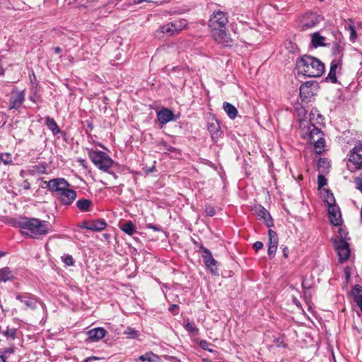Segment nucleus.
Returning a JSON list of instances; mask_svg holds the SVG:
<instances>
[{
	"mask_svg": "<svg viewBox=\"0 0 362 362\" xmlns=\"http://www.w3.org/2000/svg\"><path fill=\"white\" fill-rule=\"evenodd\" d=\"M349 29L350 31V40L352 42H354L356 39V37H357L356 31L355 30L354 26L352 25H349Z\"/></svg>",
	"mask_w": 362,
	"mask_h": 362,
	"instance_id": "nucleus-39",
	"label": "nucleus"
},
{
	"mask_svg": "<svg viewBox=\"0 0 362 362\" xmlns=\"http://www.w3.org/2000/svg\"><path fill=\"white\" fill-rule=\"evenodd\" d=\"M16 299L23 303L25 307L30 310H35L37 308V300L30 293H18Z\"/></svg>",
	"mask_w": 362,
	"mask_h": 362,
	"instance_id": "nucleus-11",
	"label": "nucleus"
},
{
	"mask_svg": "<svg viewBox=\"0 0 362 362\" xmlns=\"http://www.w3.org/2000/svg\"><path fill=\"white\" fill-rule=\"evenodd\" d=\"M353 150L357 151V152H361L362 151V143L361 142H359L357 145H356V146L353 148Z\"/></svg>",
	"mask_w": 362,
	"mask_h": 362,
	"instance_id": "nucleus-49",
	"label": "nucleus"
},
{
	"mask_svg": "<svg viewBox=\"0 0 362 362\" xmlns=\"http://www.w3.org/2000/svg\"><path fill=\"white\" fill-rule=\"evenodd\" d=\"M170 0H163V2H169Z\"/></svg>",
	"mask_w": 362,
	"mask_h": 362,
	"instance_id": "nucleus-58",
	"label": "nucleus"
},
{
	"mask_svg": "<svg viewBox=\"0 0 362 362\" xmlns=\"http://www.w3.org/2000/svg\"><path fill=\"white\" fill-rule=\"evenodd\" d=\"M15 277L14 272L8 267L0 269V283L11 281Z\"/></svg>",
	"mask_w": 362,
	"mask_h": 362,
	"instance_id": "nucleus-20",
	"label": "nucleus"
},
{
	"mask_svg": "<svg viewBox=\"0 0 362 362\" xmlns=\"http://www.w3.org/2000/svg\"><path fill=\"white\" fill-rule=\"evenodd\" d=\"M214 40L223 47H230L233 45V40L226 28L211 32Z\"/></svg>",
	"mask_w": 362,
	"mask_h": 362,
	"instance_id": "nucleus-8",
	"label": "nucleus"
},
{
	"mask_svg": "<svg viewBox=\"0 0 362 362\" xmlns=\"http://www.w3.org/2000/svg\"><path fill=\"white\" fill-rule=\"evenodd\" d=\"M45 124L54 134H57L60 132V129L58 127L57 124L54 119L47 117Z\"/></svg>",
	"mask_w": 362,
	"mask_h": 362,
	"instance_id": "nucleus-25",
	"label": "nucleus"
},
{
	"mask_svg": "<svg viewBox=\"0 0 362 362\" xmlns=\"http://www.w3.org/2000/svg\"><path fill=\"white\" fill-rule=\"evenodd\" d=\"M262 247H263V243L260 241H257L253 244V248L256 251L261 250Z\"/></svg>",
	"mask_w": 362,
	"mask_h": 362,
	"instance_id": "nucleus-45",
	"label": "nucleus"
},
{
	"mask_svg": "<svg viewBox=\"0 0 362 362\" xmlns=\"http://www.w3.org/2000/svg\"><path fill=\"white\" fill-rule=\"evenodd\" d=\"M0 160L4 165L13 164L12 156H11V154H10L8 153H0Z\"/></svg>",
	"mask_w": 362,
	"mask_h": 362,
	"instance_id": "nucleus-30",
	"label": "nucleus"
},
{
	"mask_svg": "<svg viewBox=\"0 0 362 362\" xmlns=\"http://www.w3.org/2000/svg\"><path fill=\"white\" fill-rule=\"evenodd\" d=\"M145 0H136L137 4L144 1Z\"/></svg>",
	"mask_w": 362,
	"mask_h": 362,
	"instance_id": "nucleus-56",
	"label": "nucleus"
},
{
	"mask_svg": "<svg viewBox=\"0 0 362 362\" xmlns=\"http://www.w3.org/2000/svg\"><path fill=\"white\" fill-rule=\"evenodd\" d=\"M338 233H339V239L338 240L347 241V240L349 239L347 238L348 232L346 231V230L345 228H339Z\"/></svg>",
	"mask_w": 362,
	"mask_h": 362,
	"instance_id": "nucleus-38",
	"label": "nucleus"
},
{
	"mask_svg": "<svg viewBox=\"0 0 362 362\" xmlns=\"http://www.w3.org/2000/svg\"><path fill=\"white\" fill-rule=\"evenodd\" d=\"M205 212L209 216H213L215 214V210L214 207L210 205L206 206Z\"/></svg>",
	"mask_w": 362,
	"mask_h": 362,
	"instance_id": "nucleus-43",
	"label": "nucleus"
},
{
	"mask_svg": "<svg viewBox=\"0 0 362 362\" xmlns=\"http://www.w3.org/2000/svg\"><path fill=\"white\" fill-rule=\"evenodd\" d=\"M283 252H284V256L285 257H288V253H287L288 252V248L287 247L284 248Z\"/></svg>",
	"mask_w": 362,
	"mask_h": 362,
	"instance_id": "nucleus-52",
	"label": "nucleus"
},
{
	"mask_svg": "<svg viewBox=\"0 0 362 362\" xmlns=\"http://www.w3.org/2000/svg\"><path fill=\"white\" fill-rule=\"evenodd\" d=\"M227 23L228 17L226 14L220 11L214 12L209 21L211 32L225 28Z\"/></svg>",
	"mask_w": 362,
	"mask_h": 362,
	"instance_id": "nucleus-6",
	"label": "nucleus"
},
{
	"mask_svg": "<svg viewBox=\"0 0 362 362\" xmlns=\"http://www.w3.org/2000/svg\"><path fill=\"white\" fill-rule=\"evenodd\" d=\"M325 202L327 204L328 208H329V206L336 205L334 197L333 194L329 192V191L327 192Z\"/></svg>",
	"mask_w": 362,
	"mask_h": 362,
	"instance_id": "nucleus-35",
	"label": "nucleus"
},
{
	"mask_svg": "<svg viewBox=\"0 0 362 362\" xmlns=\"http://www.w3.org/2000/svg\"><path fill=\"white\" fill-rule=\"evenodd\" d=\"M325 37L318 33H315L312 36V44L315 47L325 45Z\"/></svg>",
	"mask_w": 362,
	"mask_h": 362,
	"instance_id": "nucleus-27",
	"label": "nucleus"
},
{
	"mask_svg": "<svg viewBox=\"0 0 362 362\" xmlns=\"http://www.w3.org/2000/svg\"><path fill=\"white\" fill-rule=\"evenodd\" d=\"M48 189L54 193L57 198L59 197L67 188L70 184L64 178H55L48 182H45Z\"/></svg>",
	"mask_w": 362,
	"mask_h": 362,
	"instance_id": "nucleus-5",
	"label": "nucleus"
},
{
	"mask_svg": "<svg viewBox=\"0 0 362 362\" xmlns=\"http://www.w3.org/2000/svg\"><path fill=\"white\" fill-rule=\"evenodd\" d=\"M296 65L299 74L308 77H319L325 71L324 64L309 55H304L298 59Z\"/></svg>",
	"mask_w": 362,
	"mask_h": 362,
	"instance_id": "nucleus-3",
	"label": "nucleus"
},
{
	"mask_svg": "<svg viewBox=\"0 0 362 362\" xmlns=\"http://www.w3.org/2000/svg\"><path fill=\"white\" fill-rule=\"evenodd\" d=\"M151 228H153L155 230H157V228H156V226H150Z\"/></svg>",
	"mask_w": 362,
	"mask_h": 362,
	"instance_id": "nucleus-57",
	"label": "nucleus"
},
{
	"mask_svg": "<svg viewBox=\"0 0 362 362\" xmlns=\"http://www.w3.org/2000/svg\"><path fill=\"white\" fill-rule=\"evenodd\" d=\"M92 359H93V360H99V359H100V358H97V357H89V358H86V359L83 361V362H89V361H90V360H92Z\"/></svg>",
	"mask_w": 362,
	"mask_h": 362,
	"instance_id": "nucleus-51",
	"label": "nucleus"
},
{
	"mask_svg": "<svg viewBox=\"0 0 362 362\" xmlns=\"http://www.w3.org/2000/svg\"><path fill=\"white\" fill-rule=\"evenodd\" d=\"M25 100L24 91L14 88L11 92L9 101V110L18 109Z\"/></svg>",
	"mask_w": 362,
	"mask_h": 362,
	"instance_id": "nucleus-10",
	"label": "nucleus"
},
{
	"mask_svg": "<svg viewBox=\"0 0 362 362\" xmlns=\"http://www.w3.org/2000/svg\"><path fill=\"white\" fill-rule=\"evenodd\" d=\"M177 309H178V305L177 304H173L169 308V311L171 312L173 314L176 315V314H177V313L175 312V310Z\"/></svg>",
	"mask_w": 362,
	"mask_h": 362,
	"instance_id": "nucleus-46",
	"label": "nucleus"
},
{
	"mask_svg": "<svg viewBox=\"0 0 362 362\" xmlns=\"http://www.w3.org/2000/svg\"><path fill=\"white\" fill-rule=\"evenodd\" d=\"M317 85L311 81H307L300 87V97L302 101H307L315 95Z\"/></svg>",
	"mask_w": 362,
	"mask_h": 362,
	"instance_id": "nucleus-9",
	"label": "nucleus"
},
{
	"mask_svg": "<svg viewBox=\"0 0 362 362\" xmlns=\"http://www.w3.org/2000/svg\"><path fill=\"white\" fill-rule=\"evenodd\" d=\"M23 235L32 238H39L45 235L49 230V224L45 221L35 218H22L17 223Z\"/></svg>",
	"mask_w": 362,
	"mask_h": 362,
	"instance_id": "nucleus-2",
	"label": "nucleus"
},
{
	"mask_svg": "<svg viewBox=\"0 0 362 362\" xmlns=\"http://www.w3.org/2000/svg\"><path fill=\"white\" fill-rule=\"evenodd\" d=\"M276 346H284V341L282 339H281L280 338L277 339L276 341Z\"/></svg>",
	"mask_w": 362,
	"mask_h": 362,
	"instance_id": "nucleus-50",
	"label": "nucleus"
},
{
	"mask_svg": "<svg viewBox=\"0 0 362 362\" xmlns=\"http://www.w3.org/2000/svg\"><path fill=\"white\" fill-rule=\"evenodd\" d=\"M157 117L159 122L162 124L175 119L173 112L168 108H163L158 111L157 112Z\"/></svg>",
	"mask_w": 362,
	"mask_h": 362,
	"instance_id": "nucleus-17",
	"label": "nucleus"
},
{
	"mask_svg": "<svg viewBox=\"0 0 362 362\" xmlns=\"http://www.w3.org/2000/svg\"><path fill=\"white\" fill-rule=\"evenodd\" d=\"M356 184L357 185V189H359L362 192V179L361 178H356Z\"/></svg>",
	"mask_w": 362,
	"mask_h": 362,
	"instance_id": "nucleus-47",
	"label": "nucleus"
},
{
	"mask_svg": "<svg viewBox=\"0 0 362 362\" xmlns=\"http://www.w3.org/2000/svg\"><path fill=\"white\" fill-rule=\"evenodd\" d=\"M77 207L83 211H88L90 210L91 202L89 199H79L76 202Z\"/></svg>",
	"mask_w": 362,
	"mask_h": 362,
	"instance_id": "nucleus-28",
	"label": "nucleus"
},
{
	"mask_svg": "<svg viewBox=\"0 0 362 362\" xmlns=\"http://www.w3.org/2000/svg\"><path fill=\"white\" fill-rule=\"evenodd\" d=\"M5 74V70L4 69L0 66V76H4Z\"/></svg>",
	"mask_w": 362,
	"mask_h": 362,
	"instance_id": "nucleus-53",
	"label": "nucleus"
},
{
	"mask_svg": "<svg viewBox=\"0 0 362 362\" xmlns=\"http://www.w3.org/2000/svg\"><path fill=\"white\" fill-rule=\"evenodd\" d=\"M255 213L259 220H262L265 225L270 228L273 226V220L267 210L261 205L255 207Z\"/></svg>",
	"mask_w": 362,
	"mask_h": 362,
	"instance_id": "nucleus-13",
	"label": "nucleus"
},
{
	"mask_svg": "<svg viewBox=\"0 0 362 362\" xmlns=\"http://www.w3.org/2000/svg\"><path fill=\"white\" fill-rule=\"evenodd\" d=\"M64 262L68 265L71 266L73 265L74 263V259L71 255H66L64 257Z\"/></svg>",
	"mask_w": 362,
	"mask_h": 362,
	"instance_id": "nucleus-41",
	"label": "nucleus"
},
{
	"mask_svg": "<svg viewBox=\"0 0 362 362\" xmlns=\"http://www.w3.org/2000/svg\"><path fill=\"white\" fill-rule=\"evenodd\" d=\"M158 149L163 151L164 153L173 152L175 151V148L171 146H169L165 141H160L158 144Z\"/></svg>",
	"mask_w": 362,
	"mask_h": 362,
	"instance_id": "nucleus-32",
	"label": "nucleus"
},
{
	"mask_svg": "<svg viewBox=\"0 0 362 362\" xmlns=\"http://www.w3.org/2000/svg\"><path fill=\"white\" fill-rule=\"evenodd\" d=\"M317 182L319 187H322L327 185V180L322 175H319L317 177Z\"/></svg>",
	"mask_w": 362,
	"mask_h": 362,
	"instance_id": "nucleus-40",
	"label": "nucleus"
},
{
	"mask_svg": "<svg viewBox=\"0 0 362 362\" xmlns=\"http://www.w3.org/2000/svg\"><path fill=\"white\" fill-rule=\"evenodd\" d=\"M349 162L353 163L356 169H361L362 168V154L352 149Z\"/></svg>",
	"mask_w": 362,
	"mask_h": 362,
	"instance_id": "nucleus-19",
	"label": "nucleus"
},
{
	"mask_svg": "<svg viewBox=\"0 0 362 362\" xmlns=\"http://www.w3.org/2000/svg\"><path fill=\"white\" fill-rule=\"evenodd\" d=\"M200 346L204 350H208L209 351H212V349L210 348L212 345L208 343L206 341L202 340L200 341Z\"/></svg>",
	"mask_w": 362,
	"mask_h": 362,
	"instance_id": "nucleus-42",
	"label": "nucleus"
},
{
	"mask_svg": "<svg viewBox=\"0 0 362 362\" xmlns=\"http://www.w3.org/2000/svg\"><path fill=\"white\" fill-rule=\"evenodd\" d=\"M160 30L163 33H165L169 35H173L177 33L176 30H174V28H173L171 22L165 25L164 26H163L160 28Z\"/></svg>",
	"mask_w": 362,
	"mask_h": 362,
	"instance_id": "nucleus-31",
	"label": "nucleus"
},
{
	"mask_svg": "<svg viewBox=\"0 0 362 362\" xmlns=\"http://www.w3.org/2000/svg\"><path fill=\"white\" fill-rule=\"evenodd\" d=\"M322 18L315 13H306L301 21V27L303 30H307L316 26L320 21Z\"/></svg>",
	"mask_w": 362,
	"mask_h": 362,
	"instance_id": "nucleus-12",
	"label": "nucleus"
},
{
	"mask_svg": "<svg viewBox=\"0 0 362 362\" xmlns=\"http://www.w3.org/2000/svg\"><path fill=\"white\" fill-rule=\"evenodd\" d=\"M223 108L226 112L227 115L232 119H235L238 115L237 108L232 104L224 102L223 104Z\"/></svg>",
	"mask_w": 362,
	"mask_h": 362,
	"instance_id": "nucleus-22",
	"label": "nucleus"
},
{
	"mask_svg": "<svg viewBox=\"0 0 362 362\" xmlns=\"http://www.w3.org/2000/svg\"><path fill=\"white\" fill-rule=\"evenodd\" d=\"M3 334L8 339H13L16 337V329L15 328L7 327L6 329L4 331Z\"/></svg>",
	"mask_w": 362,
	"mask_h": 362,
	"instance_id": "nucleus-33",
	"label": "nucleus"
},
{
	"mask_svg": "<svg viewBox=\"0 0 362 362\" xmlns=\"http://www.w3.org/2000/svg\"><path fill=\"white\" fill-rule=\"evenodd\" d=\"M185 328L189 333H191L193 334H198L199 329L196 327L194 324L192 322H187V324H185Z\"/></svg>",
	"mask_w": 362,
	"mask_h": 362,
	"instance_id": "nucleus-34",
	"label": "nucleus"
},
{
	"mask_svg": "<svg viewBox=\"0 0 362 362\" xmlns=\"http://www.w3.org/2000/svg\"><path fill=\"white\" fill-rule=\"evenodd\" d=\"M21 187L22 188H23L24 189H29L30 188V183L27 181V180H25L23 181V182L21 185Z\"/></svg>",
	"mask_w": 362,
	"mask_h": 362,
	"instance_id": "nucleus-48",
	"label": "nucleus"
},
{
	"mask_svg": "<svg viewBox=\"0 0 362 362\" xmlns=\"http://www.w3.org/2000/svg\"><path fill=\"white\" fill-rule=\"evenodd\" d=\"M354 302L356 303V305L360 308L361 310L362 311V296L361 295H357L354 297Z\"/></svg>",
	"mask_w": 362,
	"mask_h": 362,
	"instance_id": "nucleus-44",
	"label": "nucleus"
},
{
	"mask_svg": "<svg viewBox=\"0 0 362 362\" xmlns=\"http://www.w3.org/2000/svg\"><path fill=\"white\" fill-rule=\"evenodd\" d=\"M171 23L177 33L183 30L187 25V21L185 19L175 20Z\"/></svg>",
	"mask_w": 362,
	"mask_h": 362,
	"instance_id": "nucleus-29",
	"label": "nucleus"
},
{
	"mask_svg": "<svg viewBox=\"0 0 362 362\" xmlns=\"http://www.w3.org/2000/svg\"><path fill=\"white\" fill-rule=\"evenodd\" d=\"M338 63L336 62H332L331 63L330 69L328 74V76L326 78L327 81H329L332 83H335L337 81L336 74H337V69L338 68Z\"/></svg>",
	"mask_w": 362,
	"mask_h": 362,
	"instance_id": "nucleus-23",
	"label": "nucleus"
},
{
	"mask_svg": "<svg viewBox=\"0 0 362 362\" xmlns=\"http://www.w3.org/2000/svg\"><path fill=\"white\" fill-rule=\"evenodd\" d=\"M269 235V248H268V255L269 257H273L276 253L279 239L277 234L275 231L272 229H269L268 231Z\"/></svg>",
	"mask_w": 362,
	"mask_h": 362,
	"instance_id": "nucleus-15",
	"label": "nucleus"
},
{
	"mask_svg": "<svg viewBox=\"0 0 362 362\" xmlns=\"http://www.w3.org/2000/svg\"><path fill=\"white\" fill-rule=\"evenodd\" d=\"M299 127L301 136L308 139L313 144L315 151L317 154L322 153L325 147L324 133L313 124H310L306 119H300Z\"/></svg>",
	"mask_w": 362,
	"mask_h": 362,
	"instance_id": "nucleus-1",
	"label": "nucleus"
},
{
	"mask_svg": "<svg viewBox=\"0 0 362 362\" xmlns=\"http://www.w3.org/2000/svg\"><path fill=\"white\" fill-rule=\"evenodd\" d=\"M206 255L204 257V264L211 270L212 273H215L216 268V261L212 257L209 251H206Z\"/></svg>",
	"mask_w": 362,
	"mask_h": 362,
	"instance_id": "nucleus-21",
	"label": "nucleus"
},
{
	"mask_svg": "<svg viewBox=\"0 0 362 362\" xmlns=\"http://www.w3.org/2000/svg\"><path fill=\"white\" fill-rule=\"evenodd\" d=\"M328 214L329 220L333 225L337 226L341 224V215L338 206H329V208H328Z\"/></svg>",
	"mask_w": 362,
	"mask_h": 362,
	"instance_id": "nucleus-14",
	"label": "nucleus"
},
{
	"mask_svg": "<svg viewBox=\"0 0 362 362\" xmlns=\"http://www.w3.org/2000/svg\"><path fill=\"white\" fill-rule=\"evenodd\" d=\"M105 227L106 223L103 220H99L90 223L88 228L93 231H100L105 229Z\"/></svg>",
	"mask_w": 362,
	"mask_h": 362,
	"instance_id": "nucleus-26",
	"label": "nucleus"
},
{
	"mask_svg": "<svg viewBox=\"0 0 362 362\" xmlns=\"http://www.w3.org/2000/svg\"><path fill=\"white\" fill-rule=\"evenodd\" d=\"M106 334V330L102 327L94 328L87 332L88 340L95 342L103 339Z\"/></svg>",
	"mask_w": 362,
	"mask_h": 362,
	"instance_id": "nucleus-18",
	"label": "nucleus"
},
{
	"mask_svg": "<svg viewBox=\"0 0 362 362\" xmlns=\"http://www.w3.org/2000/svg\"><path fill=\"white\" fill-rule=\"evenodd\" d=\"M336 251L337 252L339 261L344 262L350 257L349 244L346 240H337V239L332 240Z\"/></svg>",
	"mask_w": 362,
	"mask_h": 362,
	"instance_id": "nucleus-7",
	"label": "nucleus"
},
{
	"mask_svg": "<svg viewBox=\"0 0 362 362\" xmlns=\"http://www.w3.org/2000/svg\"><path fill=\"white\" fill-rule=\"evenodd\" d=\"M76 192L69 187L57 199L62 204L70 205L76 199Z\"/></svg>",
	"mask_w": 362,
	"mask_h": 362,
	"instance_id": "nucleus-16",
	"label": "nucleus"
},
{
	"mask_svg": "<svg viewBox=\"0 0 362 362\" xmlns=\"http://www.w3.org/2000/svg\"><path fill=\"white\" fill-rule=\"evenodd\" d=\"M88 156L95 165L103 171H107L112 165L113 160L103 151L91 150Z\"/></svg>",
	"mask_w": 362,
	"mask_h": 362,
	"instance_id": "nucleus-4",
	"label": "nucleus"
},
{
	"mask_svg": "<svg viewBox=\"0 0 362 362\" xmlns=\"http://www.w3.org/2000/svg\"><path fill=\"white\" fill-rule=\"evenodd\" d=\"M121 230L129 235L134 234L136 229L132 221H126L121 224Z\"/></svg>",
	"mask_w": 362,
	"mask_h": 362,
	"instance_id": "nucleus-24",
	"label": "nucleus"
},
{
	"mask_svg": "<svg viewBox=\"0 0 362 362\" xmlns=\"http://www.w3.org/2000/svg\"><path fill=\"white\" fill-rule=\"evenodd\" d=\"M156 356L152 353H146L145 355L139 356V359L142 361L154 362Z\"/></svg>",
	"mask_w": 362,
	"mask_h": 362,
	"instance_id": "nucleus-37",
	"label": "nucleus"
},
{
	"mask_svg": "<svg viewBox=\"0 0 362 362\" xmlns=\"http://www.w3.org/2000/svg\"><path fill=\"white\" fill-rule=\"evenodd\" d=\"M54 52H55V53L58 54L62 52V49L59 47H57L54 48Z\"/></svg>",
	"mask_w": 362,
	"mask_h": 362,
	"instance_id": "nucleus-54",
	"label": "nucleus"
},
{
	"mask_svg": "<svg viewBox=\"0 0 362 362\" xmlns=\"http://www.w3.org/2000/svg\"><path fill=\"white\" fill-rule=\"evenodd\" d=\"M12 354H13V349H8L0 355V358L1 359L2 362H6V361L9 358V356Z\"/></svg>",
	"mask_w": 362,
	"mask_h": 362,
	"instance_id": "nucleus-36",
	"label": "nucleus"
},
{
	"mask_svg": "<svg viewBox=\"0 0 362 362\" xmlns=\"http://www.w3.org/2000/svg\"><path fill=\"white\" fill-rule=\"evenodd\" d=\"M2 256H3V254L0 253V257H1Z\"/></svg>",
	"mask_w": 362,
	"mask_h": 362,
	"instance_id": "nucleus-59",
	"label": "nucleus"
},
{
	"mask_svg": "<svg viewBox=\"0 0 362 362\" xmlns=\"http://www.w3.org/2000/svg\"><path fill=\"white\" fill-rule=\"evenodd\" d=\"M136 3V0H130L129 2V5H133Z\"/></svg>",
	"mask_w": 362,
	"mask_h": 362,
	"instance_id": "nucleus-55",
	"label": "nucleus"
}]
</instances>
